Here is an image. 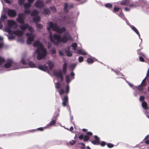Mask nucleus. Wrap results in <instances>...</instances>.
Listing matches in <instances>:
<instances>
[{"mask_svg":"<svg viewBox=\"0 0 149 149\" xmlns=\"http://www.w3.org/2000/svg\"><path fill=\"white\" fill-rule=\"evenodd\" d=\"M24 18V15L23 14H20L18 15L17 20L18 22L21 24L19 27L22 31H20L17 30L15 32H13L11 30L13 27H16L17 24L15 22L12 20H9L8 21V26L6 27L3 29L4 31L8 32V33L10 35L14 34L18 36H22L24 33L23 31L25 30L26 28H27L29 31L31 33H27L26 35L28 37V39L27 41V43L28 44H30L33 42L35 36L31 33L34 31L33 29L31 26H29L27 24H23L24 23V21L23 18Z\"/></svg>","mask_w":149,"mask_h":149,"instance_id":"1","label":"nucleus"},{"mask_svg":"<svg viewBox=\"0 0 149 149\" xmlns=\"http://www.w3.org/2000/svg\"><path fill=\"white\" fill-rule=\"evenodd\" d=\"M49 37L51 41L55 44H57L59 42H62L63 43L66 42L68 40H72V38L69 33H66L65 34L62 38L60 36L55 34L53 37L52 36L51 33H50Z\"/></svg>","mask_w":149,"mask_h":149,"instance_id":"2","label":"nucleus"},{"mask_svg":"<svg viewBox=\"0 0 149 149\" xmlns=\"http://www.w3.org/2000/svg\"><path fill=\"white\" fill-rule=\"evenodd\" d=\"M33 45L37 47L36 52L38 54L37 58L38 60H40L46 56L47 53L46 50L39 41H36L33 43Z\"/></svg>","mask_w":149,"mask_h":149,"instance_id":"3","label":"nucleus"},{"mask_svg":"<svg viewBox=\"0 0 149 149\" xmlns=\"http://www.w3.org/2000/svg\"><path fill=\"white\" fill-rule=\"evenodd\" d=\"M47 29L48 30L51 29L53 31H54L59 33H61L66 30L65 28L64 27H62L61 29L59 28L56 24H53L52 22H50L48 23Z\"/></svg>","mask_w":149,"mask_h":149,"instance_id":"4","label":"nucleus"},{"mask_svg":"<svg viewBox=\"0 0 149 149\" xmlns=\"http://www.w3.org/2000/svg\"><path fill=\"white\" fill-rule=\"evenodd\" d=\"M8 62L6 63L5 65V67L6 68H8L10 67H12L13 70H15L19 69L20 68H26L29 67H21L20 66L18 65L17 63L13 62V61L11 59H8Z\"/></svg>","mask_w":149,"mask_h":149,"instance_id":"5","label":"nucleus"},{"mask_svg":"<svg viewBox=\"0 0 149 149\" xmlns=\"http://www.w3.org/2000/svg\"><path fill=\"white\" fill-rule=\"evenodd\" d=\"M38 12L36 10H34L31 14V16H34L33 20L35 22H38L40 19V17L38 15Z\"/></svg>","mask_w":149,"mask_h":149,"instance_id":"6","label":"nucleus"},{"mask_svg":"<svg viewBox=\"0 0 149 149\" xmlns=\"http://www.w3.org/2000/svg\"><path fill=\"white\" fill-rule=\"evenodd\" d=\"M53 74L56 77L60 78L61 81H62L63 80V74L61 70L59 72L54 71L53 72Z\"/></svg>","mask_w":149,"mask_h":149,"instance_id":"7","label":"nucleus"},{"mask_svg":"<svg viewBox=\"0 0 149 149\" xmlns=\"http://www.w3.org/2000/svg\"><path fill=\"white\" fill-rule=\"evenodd\" d=\"M34 6L37 8H41L44 6V4L42 1H38L36 2Z\"/></svg>","mask_w":149,"mask_h":149,"instance_id":"8","label":"nucleus"},{"mask_svg":"<svg viewBox=\"0 0 149 149\" xmlns=\"http://www.w3.org/2000/svg\"><path fill=\"white\" fill-rule=\"evenodd\" d=\"M8 15L11 17H14L16 15V13L15 12L14 10H8Z\"/></svg>","mask_w":149,"mask_h":149,"instance_id":"9","label":"nucleus"},{"mask_svg":"<svg viewBox=\"0 0 149 149\" xmlns=\"http://www.w3.org/2000/svg\"><path fill=\"white\" fill-rule=\"evenodd\" d=\"M63 102L62 104L64 106L66 105L67 103L68 102V98L67 96H65L64 98L62 99Z\"/></svg>","mask_w":149,"mask_h":149,"instance_id":"10","label":"nucleus"},{"mask_svg":"<svg viewBox=\"0 0 149 149\" xmlns=\"http://www.w3.org/2000/svg\"><path fill=\"white\" fill-rule=\"evenodd\" d=\"M38 68L39 69L43 71H46L48 70V67L44 65H40L38 66Z\"/></svg>","mask_w":149,"mask_h":149,"instance_id":"11","label":"nucleus"},{"mask_svg":"<svg viewBox=\"0 0 149 149\" xmlns=\"http://www.w3.org/2000/svg\"><path fill=\"white\" fill-rule=\"evenodd\" d=\"M95 140L92 141V143L94 144H99V139L97 136H95L94 137Z\"/></svg>","mask_w":149,"mask_h":149,"instance_id":"12","label":"nucleus"},{"mask_svg":"<svg viewBox=\"0 0 149 149\" xmlns=\"http://www.w3.org/2000/svg\"><path fill=\"white\" fill-rule=\"evenodd\" d=\"M50 70L52 69L54 66V63L51 61H49L47 62Z\"/></svg>","mask_w":149,"mask_h":149,"instance_id":"13","label":"nucleus"},{"mask_svg":"<svg viewBox=\"0 0 149 149\" xmlns=\"http://www.w3.org/2000/svg\"><path fill=\"white\" fill-rule=\"evenodd\" d=\"M67 64L66 63H64L63 66L62 71L63 74H65L66 72V67Z\"/></svg>","mask_w":149,"mask_h":149,"instance_id":"14","label":"nucleus"},{"mask_svg":"<svg viewBox=\"0 0 149 149\" xmlns=\"http://www.w3.org/2000/svg\"><path fill=\"white\" fill-rule=\"evenodd\" d=\"M77 53L78 54L85 55L86 54V53L84 51V50H79L77 51Z\"/></svg>","mask_w":149,"mask_h":149,"instance_id":"15","label":"nucleus"},{"mask_svg":"<svg viewBox=\"0 0 149 149\" xmlns=\"http://www.w3.org/2000/svg\"><path fill=\"white\" fill-rule=\"evenodd\" d=\"M142 107L145 109H148L147 103L146 102H143L142 103Z\"/></svg>","mask_w":149,"mask_h":149,"instance_id":"16","label":"nucleus"},{"mask_svg":"<svg viewBox=\"0 0 149 149\" xmlns=\"http://www.w3.org/2000/svg\"><path fill=\"white\" fill-rule=\"evenodd\" d=\"M28 64L29 66V67L31 68H36V65L32 62H29Z\"/></svg>","mask_w":149,"mask_h":149,"instance_id":"17","label":"nucleus"},{"mask_svg":"<svg viewBox=\"0 0 149 149\" xmlns=\"http://www.w3.org/2000/svg\"><path fill=\"white\" fill-rule=\"evenodd\" d=\"M94 58H89L87 59V62L88 63H93L94 61H95Z\"/></svg>","mask_w":149,"mask_h":149,"instance_id":"18","label":"nucleus"},{"mask_svg":"<svg viewBox=\"0 0 149 149\" xmlns=\"http://www.w3.org/2000/svg\"><path fill=\"white\" fill-rule=\"evenodd\" d=\"M149 137V135H148L145 137L144 139L145 141V143L146 144H149V139H148Z\"/></svg>","mask_w":149,"mask_h":149,"instance_id":"19","label":"nucleus"},{"mask_svg":"<svg viewBox=\"0 0 149 149\" xmlns=\"http://www.w3.org/2000/svg\"><path fill=\"white\" fill-rule=\"evenodd\" d=\"M132 29L138 35L139 37L140 38V35L139 34V33L138 31V30L134 26H132L131 27Z\"/></svg>","mask_w":149,"mask_h":149,"instance_id":"20","label":"nucleus"},{"mask_svg":"<svg viewBox=\"0 0 149 149\" xmlns=\"http://www.w3.org/2000/svg\"><path fill=\"white\" fill-rule=\"evenodd\" d=\"M70 7L69 6L68 4L67 3H65L64 5V10L65 11H68V9H69Z\"/></svg>","mask_w":149,"mask_h":149,"instance_id":"21","label":"nucleus"},{"mask_svg":"<svg viewBox=\"0 0 149 149\" xmlns=\"http://www.w3.org/2000/svg\"><path fill=\"white\" fill-rule=\"evenodd\" d=\"M146 78V77L143 80L141 85L142 86H145L146 85V82L145 81V80Z\"/></svg>","mask_w":149,"mask_h":149,"instance_id":"22","label":"nucleus"},{"mask_svg":"<svg viewBox=\"0 0 149 149\" xmlns=\"http://www.w3.org/2000/svg\"><path fill=\"white\" fill-rule=\"evenodd\" d=\"M58 92L60 95H63L65 92L64 90L62 88L61 89L58 91Z\"/></svg>","mask_w":149,"mask_h":149,"instance_id":"23","label":"nucleus"},{"mask_svg":"<svg viewBox=\"0 0 149 149\" xmlns=\"http://www.w3.org/2000/svg\"><path fill=\"white\" fill-rule=\"evenodd\" d=\"M76 142V141L74 140H72L71 141H70L69 143H68V145H73Z\"/></svg>","mask_w":149,"mask_h":149,"instance_id":"24","label":"nucleus"},{"mask_svg":"<svg viewBox=\"0 0 149 149\" xmlns=\"http://www.w3.org/2000/svg\"><path fill=\"white\" fill-rule=\"evenodd\" d=\"M31 6V4L30 3H27L24 5V7L25 9L29 8Z\"/></svg>","mask_w":149,"mask_h":149,"instance_id":"25","label":"nucleus"},{"mask_svg":"<svg viewBox=\"0 0 149 149\" xmlns=\"http://www.w3.org/2000/svg\"><path fill=\"white\" fill-rule=\"evenodd\" d=\"M43 13L44 14L47 15L48 14L50 13V11L48 9H45L43 12Z\"/></svg>","mask_w":149,"mask_h":149,"instance_id":"26","label":"nucleus"},{"mask_svg":"<svg viewBox=\"0 0 149 149\" xmlns=\"http://www.w3.org/2000/svg\"><path fill=\"white\" fill-rule=\"evenodd\" d=\"M77 46V44L76 43H73L71 45V46L72 47L73 49L74 50H76Z\"/></svg>","mask_w":149,"mask_h":149,"instance_id":"27","label":"nucleus"},{"mask_svg":"<svg viewBox=\"0 0 149 149\" xmlns=\"http://www.w3.org/2000/svg\"><path fill=\"white\" fill-rule=\"evenodd\" d=\"M129 2V0H124L121 2V4L123 5H124L127 4Z\"/></svg>","mask_w":149,"mask_h":149,"instance_id":"28","label":"nucleus"},{"mask_svg":"<svg viewBox=\"0 0 149 149\" xmlns=\"http://www.w3.org/2000/svg\"><path fill=\"white\" fill-rule=\"evenodd\" d=\"M65 80L67 83H69L70 81V77L68 75H66L65 77Z\"/></svg>","mask_w":149,"mask_h":149,"instance_id":"29","label":"nucleus"},{"mask_svg":"<svg viewBox=\"0 0 149 149\" xmlns=\"http://www.w3.org/2000/svg\"><path fill=\"white\" fill-rule=\"evenodd\" d=\"M55 123H56V121L55 120H53L50 122V123H49V124L48 125H47V126L53 125H54Z\"/></svg>","mask_w":149,"mask_h":149,"instance_id":"30","label":"nucleus"},{"mask_svg":"<svg viewBox=\"0 0 149 149\" xmlns=\"http://www.w3.org/2000/svg\"><path fill=\"white\" fill-rule=\"evenodd\" d=\"M66 53L68 56H71L72 55V54L70 52L66 50Z\"/></svg>","mask_w":149,"mask_h":149,"instance_id":"31","label":"nucleus"},{"mask_svg":"<svg viewBox=\"0 0 149 149\" xmlns=\"http://www.w3.org/2000/svg\"><path fill=\"white\" fill-rule=\"evenodd\" d=\"M25 58L23 57L21 60V62L22 64L24 65H25L26 64V62L25 61Z\"/></svg>","mask_w":149,"mask_h":149,"instance_id":"32","label":"nucleus"},{"mask_svg":"<svg viewBox=\"0 0 149 149\" xmlns=\"http://www.w3.org/2000/svg\"><path fill=\"white\" fill-rule=\"evenodd\" d=\"M89 139V137L88 136L86 135L84 136V141H88Z\"/></svg>","mask_w":149,"mask_h":149,"instance_id":"33","label":"nucleus"},{"mask_svg":"<svg viewBox=\"0 0 149 149\" xmlns=\"http://www.w3.org/2000/svg\"><path fill=\"white\" fill-rule=\"evenodd\" d=\"M76 66V65L74 64L71 65L70 66V70H72L74 69Z\"/></svg>","mask_w":149,"mask_h":149,"instance_id":"34","label":"nucleus"},{"mask_svg":"<svg viewBox=\"0 0 149 149\" xmlns=\"http://www.w3.org/2000/svg\"><path fill=\"white\" fill-rule=\"evenodd\" d=\"M105 6L108 8H111L112 7V5L110 3H107L105 5Z\"/></svg>","mask_w":149,"mask_h":149,"instance_id":"35","label":"nucleus"},{"mask_svg":"<svg viewBox=\"0 0 149 149\" xmlns=\"http://www.w3.org/2000/svg\"><path fill=\"white\" fill-rule=\"evenodd\" d=\"M69 86L68 84L66 86V92L67 93H68L69 92Z\"/></svg>","mask_w":149,"mask_h":149,"instance_id":"36","label":"nucleus"},{"mask_svg":"<svg viewBox=\"0 0 149 149\" xmlns=\"http://www.w3.org/2000/svg\"><path fill=\"white\" fill-rule=\"evenodd\" d=\"M24 2V0H19L18 1L19 4L20 5L23 4Z\"/></svg>","mask_w":149,"mask_h":149,"instance_id":"37","label":"nucleus"},{"mask_svg":"<svg viewBox=\"0 0 149 149\" xmlns=\"http://www.w3.org/2000/svg\"><path fill=\"white\" fill-rule=\"evenodd\" d=\"M60 84L58 82H57L55 84V86L56 89H58L60 87Z\"/></svg>","mask_w":149,"mask_h":149,"instance_id":"38","label":"nucleus"},{"mask_svg":"<svg viewBox=\"0 0 149 149\" xmlns=\"http://www.w3.org/2000/svg\"><path fill=\"white\" fill-rule=\"evenodd\" d=\"M4 61V59L3 58L0 56V65L3 63Z\"/></svg>","mask_w":149,"mask_h":149,"instance_id":"39","label":"nucleus"},{"mask_svg":"<svg viewBox=\"0 0 149 149\" xmlns=\"http://www.w3.org/2000/svg\"><path fill=\"white\" fill-rule=\"evenodd\" d=\"M142 86L141 85H140L137 88V89L139 91H141L143 90Z\"/></svg>","mask_w":149,"mask_h":149,"instance_id":"40","label":"nucleus"},{"mask_svg":"<svg viewBox=\"0 0 149 149\" xmlns=\"http://www.w3.org/2000/svg\"><path fill=\"white\" fill-rule=\"evenodd\" d=\"M51 10L53 13H55L56 12V10L55 8L53 7L51 8Z\"/></svg>","mask_w":149,"mask_h":149,"instance_id":"41","label":"nucleus"},{"mask_svg":"<svg viewBox=\"0 0 149 149\" xmlns=\"http://www.w3.org/2000/svg\"><path fill=\"white\" fill-rule=\"evenodd\" d=\"M78 60L79 62H81L83 61V58L82 56L79 57Z\"/></svg>","mask_w":149,"mask_h":149,"instance_id":"42","label":"nucleus"},{"mask_svg":"<svg viewBox=\"0 0 149 149\" xmlns=\"http://www.w3.org/2000/svg\"><path fill=\"white\" fill-rule=\"evenodd\" d=\"M119 9V8L117 7L116 6H115L113 9V11H117Z\"/></svg>","mask_w":149,"mask_h":149,"instance_id":"43","label":"nucleus"},{"mask_svg":"<svg viewBox=\"0 0 149 149\" xmlns=\"http://www.w3.org/2000/svg\"><path fill=\"white\" fill-rule=\"evenodd\" d=\"M3 38L2 37L0 36V40H2L3 39ZM3 46V44L2 42L0 43V48H1Z\"/></svg>","mask_w":149,"mask_h":149,"instance_id":"44","label":"nucleus"},{"mask_svg":"<svg viewBox=\"0 0 149 149\" xmlns=\"http://www.w3.org/2000/svg\"><path fill=\"white\" fill-rule=\"evenodd\" d=\"M56 52V50L54 49H52L51 50V53L52 54H55Z\"/></svg>","mask_w":149,"mask_h":149,"instance_id":"45","label":"nucleus"},{"mask_svg":"<svg viewBox=\"0 0 149 149\" xmlns=\"http://www.w3.org/2000/svg\"><path fill=\"white\" fill-rule=\"evenodd\" d=\"M36 26L38 28L40 29H41L42 27V25L39 24H37Z\"/></svg>","mask_w":149,"mask_h":149,"instance_id":"46","label":"nucleus"},{"mask_svg":"<svg viewBox=\"0 0 149 149\" xmlns=\"http://www.w3.org/2000/svg\"><path fill=\"white\" fill-rule=\"evenodd\" d=\"M107 146L108 147L110 148H111L113 147V145L111 143H108Z\"/></svg>","mask_w":149,"mask_h":149,"instance_id":"47","label":"nucleus"},{"mask_svg":"<svg viewBox=\"0 0 149 149\" xmlns=\"http://www.w3.org/2000/svg\"><path fill=\"white\" fill-rule=\"evenodd\" d=\"M30 12V11L29 10H25L24 11V13L26 14H28Z\"/></svg>","mask_w":149,"mask_h":149,"instance_id":"48","label":"nucleus"},{"mask_svg":"<svg viewBox=\"0 0 149 149\" xmlns=\"http://www.w3.org/2000/svg\"><path fill=\"white\" fill-rule=\"evenodd\" d=\"M144 97L143 96H140L139 100L140 101H142L144 99Z\"/></svg>","mask_w":149,"mask_h":149,"instance_id":"49","label":"nucleus"},{"mask_svg":"<svg viewBox=\"0 0 149 149\" xmlns=\"http://www.w3.org/2000/svg\"><path fill=\"white\" fill-rule=\"evenodd\" d=\"M6 16L5 15H3L1 16V19L3 20L4 19H5L6 18Z\"/></svg>","mask_w":149,"mask_h":149,"instance_id":"50","label":"nucleus"},{"mask_svg":"<svg viewBox=\"0 0 149 149\" xmlns=\"http://www.w3.org/2000/svg\"><path fill=\"white\" fill-rule=\"evenodd\" d=\"M139 60L142 62H144V59L143 58H142L141 57H140L139 58Z\"/></svg>","mask_w":149,"mask_h":149,"instance_id":"51","label":"nucleus"},{"mask_svg":"<svg viewBox=\"0 0 149 149\" xmlns=\"http://www.w3.org/2000/svg\"><path fill=\"white\" fill-rule=\"evenodd\" d=\"M106 145V143L104 142H102L100 143V145L102 146H104Z\"/></svg>","mask_w":149,"mask_h":149,"instance_id":"52","label":"nucleus"},{"mask_svg":"<svg viewBox=\"0 0 149 149\" xmlns=\"http://www.w3.org/2000/svg\"><path fill=\"white\" fill-rule=\"evenodd\" d=\"M84 136L82 134H81L79 136V138L80 139H82L83 138Z\"/></svg>","mask_w":149,"mask_h":149,"instance_id":"53","label":"nucleus"},{"mask_svg":"<svg viewBox=\"0 0 149 149\" xmlns=\"http://www.w3.org/2000/svg\"><path fill=\"white\" fill-rule=\"evenodd\" d=\"M87 135H90V136H91L92 134V133L91 132H87Z\"/></svg>","mask_w":149,"mask_h":149,"instance_id":"54","label":"nucleus"},{"mask_svg":"<svg viewBox=\"0 0 149 149\" xmlns=\"http://www.w3.org/2000/svg\"><path fill=\"white\" fill-rule=\"evenodd\" d=\"M3 26L1 23V19H0V29H1L2 28Z\"/></svg>","mask_w":149,"mask_h":149,"instance_id":"55","label":"nucleus"},{"mask_svg":"<svg viewBox=\"0 0 149 149\" xmlns=\"http://www.w3.org/2000/svg\"><path fill=\"white\" fill-rule=\"evenodd\" d=\"M68 130H70V131H72L73 130V128L72 127H71L69 130L68 129H67Z\"/></svg>","mask_w":149,"mask_h":149,"instance_id":"56","label":"nucleus"},{"mask_svg":"<svg viewBox=\"0 0 149 149\" xmlns=\"http://www.w3.org/2000/svg\"><path fill=\"white\" fill-rule=\"evenodd\" d=\"M15 38V36H13V37H8V38L9 39H13Z\"/></svg>","mask_w":149,"mask_h":149,"instance_id":"57","label":"nucleus"},{"mask_svg":"<svg viewBox=\"0 0 149 149\" xmlns=\"http://www.w3.org/2000/svg\"><path fill=\"white\" fill-rule=\"evenodd\" d=\"M59 53L60 55L62 56L63 55V53L61 51H59Z\"/></svg>","mask_w":149,"mask_h":149,"instance_id":"58","label":"nucleus"},{"mask_svg":"<svg viewBox=\"0 0 149 149\" xmlns=\"http://www.w3.org/2000/svg\"><path fill=\"white\" fill-rule=\"evenodd\" d=\"M4 1L5 2H6V3H10V1H9L8 0H4Z\"/></svg>","mask_w":149,"mask_h":149,"instance_id":"59","label":"nucleus"},{"mask_svg":"<svg viewBox=\"0 0 149 149\" xmlns=\"http://www.w3.org/2000/svg\"><path fill=\"white\" fill-rule=\"evenodd\" d=\"M34 0H28V1L29 3L33 2Z\"/></svg>","mask_w":149,"mask_h":149,"instance_id":"60","label":"nucleus"},{"mask_svg":"<svg viewBox=\"0 0 149 149\" xmlns=\"http://www.w3.org/2000/svg\"><path fill=\"white\" fill-rule=\"evenodd\" d=\"M70 75L72 76H74V74L73 72H72L71 73Z\"/></svg>","mask_w":149,"mask_h":149,"instance_id":"61","label":"nucleus"},{"mask_svg":"<svg viewBox=\"0 0 149 149\" xmlns=\"http://www.w3.org/2000/svg\"><path fill=\"white\" fill-rule=\"evenodd\" d=\"M125 9L126 11H129L130 10L128 8H125Z\"/></svg>","mask_w":149,"mask_h":149,"instance_id":"62","label":"nucleus"},{"mask_svg":"<svg viewBox=\"0 0 149 149\" xmlns=\"http://www.w3.org/2000/svg\"><path fill=\"white\" fill-rule=\"evenodd\" d=\"M38 130H40L42 131V130H43V128L41 127L40 128H38Z\"/></svg>","mask_w":149,"mask_h":149,"instance_id":"63","label":"nucleus"},{"mask_svg":"<svg viewBox=\"0 0 149 149\" xmlns=\"http://www.w3.org/2000/svg\"><path fill=\"white\" fill-rule=\"evenodd\" d=\"M129 84L131 87H132L133 86V85L130 83H129Z\"/></svg>","mask_w":149,"mask_h":149,"instance_id":"64","label":"nucleus"}]
</instances>
